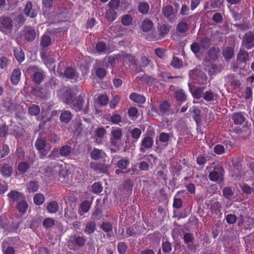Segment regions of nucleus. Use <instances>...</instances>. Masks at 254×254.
<instances>
[{"label": "nucleus", "mask_w": 254, "mask_h": 254, "mask_svg": "<svg viewBox=\"0 0 254 254\" xmlns=\"http://www.w3.org/2000/svg\"><path fill=\"white\" fill-rule=\"evenodd\" d=\"M123 131L122 128L113 127L110 133V150L111 152H116L120 150L123 145Z\"/></svg>", "instance_id": "f257e3e1"}, {"label": "nucleus", "mask_w": 254, "mask_h": 254, "mask_svg": "<svg viewBox=\"0 0 254 254\" xmlns=\"http://www.w3.org/2000/svg\"><path fill=\"white\" fill-rule=\"evenodd\" d=\"M245 49L242 47L240 49L237 55V61L233 63L231 66L233 71L236 72L239 69L245 70V65L250 60L249 54Z\"/></svg>", "instance_id": "f03ea898"}, {"label": "nucleus", "mask_w": 254, "mask_h": 254, "mask_svg": "<svg viewBox=\"0 0 254 254\" xmlns=\"http://www.w3.org/2000/svg\"><path fill=\"white\" fill-rule=\"evenodd\" d=\"M13 21L8 16H0V31L5 35L10 34L12 32Z\"/></svg>", "instance_id": "7ed1b4c3"}, {"label": "nucleus", "mask_w": 254, "mask_h": 254, "mask_svg": "<svg viewBox=\"0 0 254 254\" xmlns=\"http://www.w3.org/2000/svg\"><path fill=\"white\" fill-rule=\"evenodd\" d=\"M52 45V39L51 37L47 35H43L40 40V46L42 48L40 52V56L41 59L45 63H48V57L47 56V49L48 47Z\"/></svg>", "instance_id": "20e7f679"}, {"label": "nucleus", "mask_w": 254, "mask_h": 254, "mask_svg": "<svg viewBox=\"0 0 254 254\" xmlns=\"http://www.w3.org/2000/svg\"><path fill=\"white\" fill-rule=\"evenodd\" d=\"M130 136L132 138L131 141H129V136L127 135V140L125 141L126 145L124 147V151L125 152L127 148L130 147H134L135 144L140 137L142 133L141 130L138 128L135 127L129 130Z\"/></svg>", "instance_id": "39448f33"}, {"label": "nucleus", "mask_w": 254, "mask_h": 254, "mask_svg": "<svg viewBox=\"0 0 254 254\" xmlns=\"http://www.w3.org/2000/svg\"><path fill=\"white\" fill-rule=\"evenodd\" d=\"M224 172L223 167L217 164L214 167L213 170L209 173V179L212 182L221 183L224 181Z\"/></svg>", "instance_id": "423d86ee"}, {"label": "nucleus", "mask_w": 254, "mask_h": 254, "mask_svg": "<svg viewBox=\"0 0 254 254\" xmlns=\"http://www.w3.org/2000/svg\"><path fill=\"white\" fill-rule=\"evenodd\" d=\"M35 147L38 151L40 159H44L51 148L50 146H47L46 141L42 138H38L35 143Z\"/></svg>", "instance_id": "0eeeda50"}, {"label": "nucleus", "mask_w": 254, "mask_h": 254, "mask_svg": "<svg viewBox=\"0 0 254 254\" xmlns=\"http://www.w3.org/2000/svg\"><path fill=\"white\" fill-rule=\"evenodd\" d=\"M241 47L247 50H250L254 47V33L253 32L248 31L244 35Z\"/></svg>", "instance_id": "6e6552de"}, {"label": "nucleus", "mask_w": 254, "mask_h": 254, "mask_svg": "<svg viewBox=\"0 0 254 254\" xmlns=\"http://www.w3.org/2000/svg\"><path fill=\"white\" fill-rule=\"evenodd\" d=\"M154 144L153 138L149 135H146L142 139L139 147V151L142 153H145L152 148Z\"/></svg>", "instance_id": "1a4fd4ad"}, {"label": "nucleus", "mask_w": 254, "mask_h": 254, "mask_svg": "<svg viewBox=\"0 0 254 254\" xmlns=\"http://www.w3.org/2000/svg\"><path fill=\"white\" fill-rule=\"evenodd\" d=\"M158 114L162 116H169L174 114L171 103L167 101L161 102L158 109Z\"/></svg>", "instance_id": "9d476101"}, {"label": "nucleus", "mask_w": 254, "mask_h": 254, "mask_svg": "<svg viewBox=\"0 0 254 254\" xmlns=\"http://www.w3.org/2000/svg\"><path fill=\"white\" fill-rule=\"evenodd\" d=\"M169 139L170 135L168 133L161 132L156 137L155 140L156 144L158 146L157 148H159L160 146H163L164 148L167 147L169 144Z\"/></svg>", "instance_id": "9b49d317"}, {"label": "nucleus", "mask_w": 254, "mask_h": 254, "mask_svg": "<svg viewBox=\"0 0 254 254\" xmlns=\"http://www.w3.org/2000/svg\"><path fill=\"white\" fill-rule=\"evenodd\" d=\"M183 239L184 243L188 245V250L195 252V247L192 245L195 241V239L193 234L190 232L185 233L184 234Z\"/></svg>", "instance_id": "f8f14e48"}, {"label": "nucleus", "mask_w": 254, "mask_h": 254, "mask_svg": "<svg viewBox=\"0 0 254 254\" xmlns=\"http://www.w3.org/2000/svg\"><path fill=\"white\" fill-rule=\"evenodd\" d=\"M205 205L209 208L211 214H218L221 211L222 206L219 201H206Z\"/></svg>", "instance_id": "ddd939ff"}, {"label": "nucleus", "mask_w": 254, "mask_h": 254, "mask_svg": "<svg viewBox=\"0 0 254 254\" xmlns=\"http://www.w3.org/2000/svg\"><path fill=\"white\" fill-rule=\"evenodd\" d=\"M191 76L192 78L198 84H205L206 83L207 77L203 72L197 70L194 71Z\"/></svg>", "instance_id": "4468645a"}, {"label": "nucleus", "mask_w": 254, "mask_h": 254, "mask_svg": "<svg viewBox=\"0 0 254 254\" xmlns=\"http://www.w3.org/2000/svg\"><path fill=\"white\" fill-rule=\"evenodd\" d=\"M123 4L128 5L127 1L126 0H124V1H121L120 0H111L108 4L109 8L114 9L117 11L119 8H120L122 10H124L127 8L126 6H125V7L123 8Z\"/></svg>", "instance_id": "2eb2a0df"}, {"label": "nucleus", "mask_w": 254, "mask_h": 254, "mask_svg": "<svg viewBox=\"0 0 254 254\" xmlns=\"http://www.w3.org/2000/svg\"><path fill=\"white\" fill-rule=\"evenodd\" d=\"M84 103V98L79 96L73 100L70 104L71 107L77 112L81 111L83 109Z\"/></svg>", "instance_id": "dca6fc26"}, {"label": "nucleus", "mask_w": 254, "mask_h": 254, "mask_svg": "<svg viewBox=\"0 0 254 254\" xmlns=\"http://www.w3.org/2000/svg\"><path fill=\"white\" fill-rule=\"evenodd\" d=\"M86 239L82 234L80 233L79 234H75L73 237L72 240L70 241L71 243L77 246L79 248L82 247L85 244Z\"/></svg>", "instance_id": "f3484780"}, {"label": "nucleus", "mask_w": 254, "mask_h": 254, "mask_svg": "<svg viewBox=\"0 0 254 254\" xmlns=\"http://www.w3.org/2000/svg\"><path fill=\"white\" fill-rule=\"evenodd\" d=\"M9 238L5 239L2 243L1 248L3 254H15V250L14 248L9 246Z\"/></svg>", "instance_id": "a211bd4d"}, {"label": "nucleus", "mask_w": 254, "mask_h": 254, "mask_svg": "<svg viewBox=\"0 0 254 254\" xmlns=\"http://www.w3.org/2000/svg\"><path fill=\"white\" fill-rule=\"evenodd\" d=\"M10 204L17 202L21 197H23L22 193L17 190H11L7 195Z\"/></svg>", "instance_id": "6ab92c4d"}, {"label": "nucleus", "mask_w": 254, "mask_h": 254, "mask_svg": "<svg viewBox=\"0 0 254 254\" xmlns=\"http://www.w3.org/2000/svg\"><path fill=\"white\" fill-rule=\"evenodd\" d=\"M49 165L45 171V175L48 177L54 176L56 174L57 171L55 169L59 166V163L57 161H51Z\"/></svg>", "instance_id": "aec40b11"}, {"label": "nucleus", "mask_w": 254, "mask_h": 254, "mask_svg": "<svg viewBox=\"0 0 254 254\" xmlns=\"http://www.w3.org/2000/svg\"><path fill=\"white\" fill-rule=\"evenodd\" d=\"M73 97L74 94L71 88H66L63 94L64 102L67 105H70L73 100Z\"/></svg>", "instance_id": "412c9836"}, {"label": "nucleus", "mask_w": 254, "mask_h": 254, "mask_svg": "<svg viewBox=\"0 0 254 254\" xmlns=\"http://www.w3.org/2000/svg\"><path fill=\"white\" fill-rule=\"evenodd\" d=\"M73 114L68 110L62 111L60 116V120L62 123L68 124L73 118Z\"/></svg>", "instance_id": "4be33fe9"}, {"label": "nucleus", "mask_w": 254, "mask_h": 254, "mask_svg": "<svg viewBox=\"0 0 254 254\" xmlns=\"http://www.w3.org/2000/svg\"><path fill=\"white\" fill-rule=\"evenodd\" d=\"M23 11L26 16L31 18H34L37 15V12L36 10L32 8V3L30 1L27 2Z\"/></svg>", "instance_id": "5701e85b"}, {"label": "nucleus", "mask_w": 254, "mask_h": 254, "mask_svg": "<svg viewBox=\"0 0 254 254\" xmlns=\"http://www.w3.org/2000/svg\"><path fill=\"white\" fill-rule=\"evenodd\" d=\"M73 126L74 132L77 134H80L84 128L82 121L79 118H76L74 119L73 121Z\"/></svg>", "instance_id": "b1692460"}, {"label": "nucleus", "mask_w": 254, "mask_h": 254, "mask_svg": "<svg viewBox=\"0 0 254 254\" xmlns=\"http://www.w3.org/2000/svg\"><path fill=\"white\" fill-rule=\"evenodd\" d=\"M64 75L65 78L69 79H76L78 77L75 69L71 67L65 68L64 72Z\"/></svg>", "instance_id": "393cba45"}, {"label": "nucleus", "mask_w": 254, "mask_h": 254, "mask_svg": "<svg viewBox=\"0 0 254 254\" xmlns=\"http://www.w3.org/2000/svg\"><path fill=\"white\" fill-rule=\"evenodd\" d=\"M13 168L9 164H4L0 169V173L4 178L10 177L12 174Z\"/></svg>", "instance_id": "a878e982"}, {"label": "nucleus", "mask_w": 254, "mask_h": 254, "mask_svg": "<svg viewBox=\"0 0 254 254\" xmlns=\"http://www.w3.org/2000/svg\"><path fill=\"white\" fill-rule=\"evenodd\" d=\"M21 76V70L18 68H15L11 75L10 80L13 85H16L19 83Z\"/></svg>", "instance_id": "bb28decb"}, {"label": "nucleus", "mask_w": 254, "mask_h": 254, "mask_svg": "<svg viewBox=\"0 0 254 254\" xmlns=\"http://www.w3.org/2000/svg\"><path fill=\"white\" fill-rule=\"evenodd\" d=\"M96 50L100 54H105L110 53L106 44L102 41L98 42L96 44Z\"/></svg>", "instance_id": "cd10ccee"}, {"label": "nucleus", "mask_w": 254, "mask_h": 254, "mask_svg": "<svg viewBox=\"0 0 254 254\" xmlns=\"http://www.w3.org/2000/svg\"><path fill=\"white\" fill-rule=\"evenodd\" d=\"M117 11L110 8H109L105 12V17L110 22L115 21L117 19Z\"/></svg>", "instance_id": "c85d7f7f"}, {"label": "nucleus", "mask_w": 254, "mask_h": 254, "mask_svg": "<svg viewBox=\"0 0 254 254\" xmlns=\"http://www.w3.org/2000/svg\"><path fill=\"white\" fill-rule=\"evenodd\" d=\"M129 99L137 103L143 104L145 102V97L141 95L136 93H132L129 95Z\"/></svg>", "instance_id": "c756f323"}, {"label": "nucleus", "mask_w": 254, "mask_h": 254, "mask_svg": "<svg viewBox=\"0 0 254 254\" xmlns=\"http://www.w3.org/2000/svg\"><path fill=\"white\" fill-rule=\"evenodd\" d=\"M16 208L20 213L24 214L28 209V205L25 200H22L17 203Z\"/></svg>", "instance_id": "7c9ffc66"}, {"label": "nucleus", "mask_w": 254, "mask_h": 254, "mask_svg": "<svg viewBox=\"0 0 254 254\" xmlns=\"http://www.w3.org/2000/svg\"><path fill=\"white\" fill-rule=\"evenodd\" d=\"M175 99L177 101L183 103L187 100V95L185 92L182 89L177 90L174 93Z\"/></svg>", "instance_id": "2f4dec72"}, {"label": "nucleus", "mask_w": 254, "mask_h": 254, "mask_svg": "<svg viewBox=\"0 0 254 254\" xmlns=\"http://www.w3.org/2000/svg\"><path fill=\"white\" fill-rule=\"evenodd\" d=\"M96 228V223L94 221H91L86 224L84 232L87 235H91L95 232Z\"/></svg>", "instance_id": "473e14b6"}, {"label": "nucleus", "mask_w": 254, "mask_h": 254, "mask_svg": "<svg viewBox=\"0 0 254 254\" xmlns=\"http://www.w3.org/2000/svg\"><path fill=\"white\" fill-rule=\"evenodd\" d=\"M90 207L91 203L88 200H84L82 202L79 207V214L82 215L83 214V213L88 212L90 208Z\"/></svg>", "instance_id": "72a5a7b5"}, {"label": "nucleus", "mask_w": 254, "mask_h": 254, "mask_svg": "<svg viewBox=\"0 0 254 254\" xmlns=\"http://www.w3.org/2000/svg\"><path fill=\"white\" fill-rule=\"evenodd\" d=\"M13 54L16 60L19 63L22 62L25 59V54L20 48L15 49Z\"/></svg>", "instance_id": "f704fd0d"}, {"label": "nucleus", "mask_w": 254, "mask_h": 254, "mask_svg": "<svg viewBox=\"0 0 254 254\" xmlns=\"http://www.w3.org/2000/svg\"><path fill=\"white\" fill-rule=\"evenodd\" d=\"M199 43L202 49L206 50L210 46L211 44V40L210 38L205 36L201 38Z\"/></svg>", "instance_id": "c9c22d12"}, {"label": "nucleus", "mask_w": 254, "mask_h": 254, "mask_svg": "<svg viewBox=\"0 0 254 254\" xmlns=\"http://www.w3.org/2000/svg\"><path fill=\"white\" fill-rule=\"evenodd\" d=\"M232 120L235 124L241 125L245 120V118L242 113H237L233 115Z\"/></svg>", "instance_id": "e433bc0d"}, {"label": "nucleus", "mask_w": 254, "mask_h": 254, "mask_svg": "<svg viewBox=\"0 0 254 254\" xmlns=\"http://www.w3.org/2000/svg\"><path fill=\"white\" fill-rule=\"evenodd\" d=\"M153 22L149 19H145L142 22L141 28L143 31L148 32L151 30L153 27Z\"/></svg>", "instance_id": "4c0bfd02"}, {"label": "nucleus", "mask_w": 254, "mask_h": 254, "mask_svg": "<svg viewBox=\"0 0 254 254\" xmlns=\"http://www.w3.org/2000/svg\"><path fill=\"white\" fill-rule=\"evenodd\" d=\"M59 204L56 201L50 202L47 207V209L49 213H55L59 209Z\"/></svg>", "instance_id": "58836bf2"}, {"label": "nucleus", "mask_w": 254, "mask_h": 254, "mask_svg": "<svg viewBox=\"0 0 254 254\" xmlns=\"http://www.w3.org/2000/svg\"><path fill=\"white\" fill-rule=\"evenodd\" d=\"M59 151L61 156L66 157L70 154L71 147L68 145H64L61 147Z\"/></svg>", "instance_id": "ea45409f"}, {"label": "nucleus", "mask_w": 254, "mask_h": 254, "mask_svg": "<svg viewBox=\"0 0 254 254\" xmlns=\"http://www.w3.org/2000/svg\"><path fill=\"white\" fill-rule=\"evenodd\" d=\"M29 114L31 116H37L40 112V107L38 105L32 104L28 109Z\"/></svg>", "instance_id": "a19ab883"}, {"label": "nucleus", "mask_w": 254, "mask_h": 254, "mask_svg": "<svg viewBox=\"0 0 254 254\" xmlns=\"http://www.w3.org/2000/svg\"><path fill=\"white\" fill-rule=\"evenodd\" d=\"M44 78V72L41 70L35 72L32 75V81L37 84L41 83Z\"/></svg>", "instance_id": "79ce46f5"}, {"label": "nucleus", "mask_w": 254, "mask_h": 254, "mask_svg": "<svg viewBox=\"0 0 254 254\" xmlns=\"http://www.w3.org/2000/svg\"><path fill=\"white\" fill-rule=\"evenodd\" d=\"M36 36V33L34 29H29L26 31L25 33V38L29 42L33 41Z\"/></svg>", "instance_id": "37998d69"}, {"label": "nucleus", "mask_w": 254, "mask_h": 254, "mask_svg": "<svg viewBox=\"0 0 254 254\" xmlns=\"http://www.w3.org/2000/svg\"><path fill=\"white\" fill-rule=\"evenodd\" d=\"M234 54V49L230 47L225 48L223 51V56L225 59H231L233 58Z\"/></svg>", "instance_id": "c03bdc74"}, {"label": "nucleus", "mask_w": 254, "mask_h": 254, "mask_svg": "<svg viewBox=\"0 0 254 254\" xmlns=\"http://www.w3.org/2000/svg\"><path fill=\"white\" fill-rule=\"evenodd\" d=\"M10 60L6 57L1 56L0 57V68L2 70H6L10 64Z\"/></svg>", "instance_id": "a18cd8bd"}, {"label": "nucleus", "mask_w": 254, "mask_h": 254, "mask_svg": "<svg viewBox=\"0 0 254 254\" xmlns=\"http://www.w3.org/2000/svg\"><path fill=\"white\" fill-rule=\"evenodd\" d=\"M55 219L52 218H46L42 222L43 226L46 229L51 228L55 225Z\"/></svg>", "instance_id": "49530a36"}, {"label": "nucleus", "mask_w": 254, "mask_h": 254, "mask_svg": "<svg viewBox=\"0 0 254 254\" xmlns=\"http://www.w3.org/2000/svg\"><path fill=\"white\" fill-rule=\"evenodd\" d=\"M189 26L187 22L182 21L178 23L177 30L180 33H185L188 30Z\"/></svg>", "instance_id": "de8ad7c7"}, {"label": "nucleus", "mask_w": 254, "mask_h": 254, "mask_svg": "<svg viewBox=\"0 0 254 254\" xmlns=\"http://www.w3.org/2000/svg\"><path fill=\"white\" fill-rule=\"evenodd\" d=\"M149 10V5L146 2H141L138 6V10L142 14H146Z\"/></svg>", "instance_id": "09e8293b"}, {"label": "nucleus", "mask_w": 254, "mask_h": 254, "mask_svg": "<svg viewBox=\"0 0 254 254\" xmlns=\"http://www.w3.org/2000/svg\"><path fill=\"white\" fill-rule=\"evenodd\" d=\"M129 164V161L127 159L124 158L118 161L117 165L119 168L124 170L127 168Z\"/></svg>", "instance_id": "8fccbe9b"}, {"label": "nucleus", "mask_w": 254, "mask_h": 254, "mask_svg": "<svg viewBox=\"0 0 254 254\" xmlns=\"http://www.w3.org/2000/svg\"><path fill=\"white\" fill-rule=\"evenodd\" d=\"M33 201L37 205H42L45 201L44 195L41 193H36L33 197Z\"/></svg>", "instance_id": "3c124183"}, {"label": "nucleus", "mask_w": 254, "mask_h": 254, "mask_svg": "<svg viewBox=\"0 0 254 254\" xmlns=\"http://www.w3.org/2000/svg\"><path fill=\"white\" fill-rule=\"evenodd\" d=\"M216 96L214 92L209 90L203 93V98L207 102H212L214 100V97Z\"/></svg>", "instance_id": "603ef678"}, {"label": "nucleus", "mask_w": 254, "mask_h": 254, "mask_svg": "<svg viewBox=\"0 0 254 254\" xmlns=\"http://www.w3.org/2000/svg\"><path fill=\"white\" fill-rule=\"evenodd\" d=\"M191 51L196 56L201 49V46L199 43L194 42L190 46Z\"/></svg>", "instance_id": "864d4df0"}, {"label": "nucleus", "mask_w": 254, "mask_h": 254, "mask_svg": "<svg viewBox=\"0 0 254 254\" xmlns=\"http://www.w3.org/2000/svg\"><path fill=\"white\" fill-rule=\"evenodd\" d=\"M171 65L175 68H180L183 65V62L179 58L174 57L171 63Z\"/></svg>", "instance_id": "5fc2aeb1"}, {"label": "nucleus", "mask_w": 254, "mask_h": 254, "mask_svg": "<svg viewBox=\"0 0 254 254\" xmlns=\"http://www.w3.org/2000/svg\"><path fill=\"white\" fill-rule=\"evenodd\" d=\"M132 17L130 14L124 15L121 19V23L124 26H129L132 22Z\"/></svg>", "instance_id": "6e6d98bb"}, {"label": "nucleus", "mask_w": 254, "mask_h": 254, "mask_svg": "<svg viewBox=\"0 0 254 254\" xmlns=\"http://www.w3.org/2000/svg\"><path fill=\"white\" fill-rule=\"evenodd\" d=\"M174 8L171 5H166L162 8V12L165 17H169L173 14Z\"/></svg>", "instance_id": "4d7b16f0"}, {"label": "nucleus", "mask_w": 254, "mask_h": 254, "mask_svg": "<svg viewBox=\"0 0 254 254\" xmlns=\"http://www.w3.org/2000/svg\"><path fill=\"white\" fill-rule=\"evenodd\" d=\"M100 228L105 232L108 233L112 232V225L109 222H103Z\"/></svg>", "instance_id": "13d9d810"}, {"label": "nucleus", "mask_w": 254, "mask_h": 254, "mask_svg": "<svg viewBox=\"0 0 254 254\" xmlns=\"http://www.w3.org/2000/svg\"><path fill=\"white\" fill-rule=\"evenodd\" d=\"M29 167L30 166L27 162L22 161L18 164L17 169L20 173L23 174L27 171Z\"/></svg>", "instance_id": "bf43d9fd"}, {"label": "nucleus", "mask_w": 254, "mask_h": 254, "mask_svg": "<svg viewBox=\"0 0 254 254\" xmlns=\"http://www.w3.org/2000/svg\"><path fill=\"white\" fill-rule=\"evenodd\" d=\"M92 191L95 194H99L102 191L103 187L99 182H95L91 186Z\"/></svg>", "instance_id": "052dcab7"}, {"label": "nucleus", "mask_w": 254, "mask_h": 254, "mask_svg": "<svg viewBox=\"0 0 254 254\" xmlns=\"http://www.w3.org/2000/svg\"><path fill=\"white\" fill-rule=\"evenodd\" d=\"M204 88L197 87L195 88L193 92L192 95L194 99H199L203 97Z\"/></svg>", "instance_id": "680f3d73"}, {"label": "nucleus", "mask_w": 254, "mask_h": 254, "mask_svg": "<svg viewBox=\"0 0 254 254\" xmlns=\"http://www.w3.org/2000/svg\"><path fill=\"white\" fill-rule=\"evenodd\" d=\"M39 187L38 183L37 181H30L28 185V190L29 192H33L37 191L38 190Z\"/></svg>", "instance_id": "e2e57ef3"}, {"label": "nucleus", "mask_w": 254, "mask_h": 254, "mask_svg": "<svg viewBox=\"0 0 254 254\" xmlns=\"http://www.w3.org/2000/svg\"><path fill=\"white\" fill-rule=\"evenodd\" d=\"M15 156L17 160H22L25 157V152L22 148L18 147L15 152Z\"/></svg>", "instance_id": "0e129e2a"}, {"label": "nucleus", "mask_w": 254, "mask_h": 254, "mask_svg": "<svg viewBox=\"0 0 254 254\" xmlns=\"http://www.w3.org/2000/svg\"><path fill=\"white\" fill-rule=\"evenodd\" d=\"M102 151L98 149H94L91 152V158L94 160H98L101 158Z\"/></svg>", "instance_id": "69168bd1"}, {"label": "nucleus", "mask_w": 254, "mask_h": 254, "mask_svg": "<svg viewBox=\"0 0 254 254\" xmlns=\"http://www.w3.org/2000/svg\"><path fill=\"white\" fill-rule=\"evenodd\" d=\"M234 194V192L230 187H226L223 189V195L226 199H230Z\"/></svg>", "instance_id": "338daca9"}, {"label": "nucleus", "mask_w": 254, "mask_h": 254, "mask_svg": "<svg viewBox=\"0 0 254 254\" xmlns=\"http://www.w3.org/2000/svg\"><path fill=\"white\" fill-rule=\"evenodd\" d=\"M127 247L124 242L119 243L117 246V249L119 254H126Z\"/></svg>", "instance_id": "774afa93"}]
</instances>
